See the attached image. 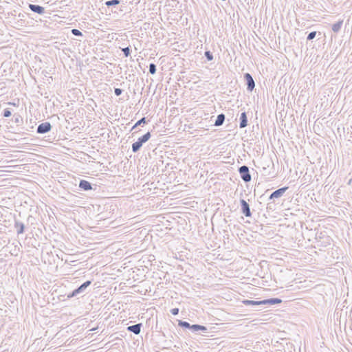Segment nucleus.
Masks as SVG:
<instances>
[{
	"label": "nucleus",
	"instance_id": "obj_3",
	"mask_svg": "<svg viewBox=\"0 0 352 352\" xmlns=\"http://www.w3.org/2000/svg\"><path fill=\"white\" fill-rule=\"evenodd\" d=\"M239 173L240 174L241 179L245 182H249L251 181L252 177L250 173L249 168L247 166L243 165V166L239 167Z\"/></svg>",
	"mask_w": 352,
	"mask_h": 352
},
{
	"label": "nucleus",
	"instance_id": "obj_22",
	"mask_svg": "<svg viewBox=\"0 0 352 352\" xmlns=\"http://www.w3.org/2000/svg\"><path fill=\"white\" fill-rule=\"evenodd\" d=\"M204 54L208 60H213V55L210 51H206Z\"/></svg>",
	"mask_w": 352,
	"mask_h": 352
},
{
	"label": "nucleus",
	"instance_id": "obj_18",
	"mask_svg": "<svg viewBox=\"0 0 352 352\" xmlns=\"http://www.w3.org/2000/svg\"><path fill=\"white\" fill-rule=\"evenodd\" d=\"M146 118L144 117V118H141L140 120H139L135 124V125L132 127L131 131L134 130L138 126L141 125L142 124H146Z\"/></svg>",
	"mask_w": 352,
	"mask_h": 352
},
{
	"label": "nucleus",
	"instance_id": "obj_6",
	"mask_svg": "<svg viewBox=\"0 0 352 352\" xmlns=\"http://www.w3.org/2000/svg\"><path fill=\"white\" fill-rule=\"evenodd\" d=\"M240 204H241V206L242 213L247 217H251L252 213L250 211V206L247 203V201L244 199H241Z\"/></svg>",
	"mask_w": 352,
	"mask_h": 352
},
{
	"label": "nucleus",
	"instance_id": "obj_8",
	"mask_svg": "<svg viewBox=\"0 0 352 352\" xmlns=\"http://www.w3.org/2000/svg\"><path fill=\"white\" fill-rule=\"evenodd\" d=\"M142 327V323L135 324L133 325L129 326L127 327V331L129 332H133V333L138 335L141 331V328Z\"/></svg>",
	"mask_w": 352,
	"mask_h": 352
},
{
	"label": "nucleus",
	"instance_id": "obj_17",
	"mask_svg": "<svg viewBox=\"0 0 352 352\" xmlns=\"http://www.w3.org/2000/svg\"><path fill=\"white\" fill-rule=\"evenodd\" d=\"M178 325L182 328H186V329H190V327H191V324L189 322H188L186 321H183V320H179Z\"/></svg>",
	"mask_w": 352,
	"mask_h": 352
},
{
	"label": "nucleus",
	"instance_id": "obj_5",
	"mask_svg": "<svg viewBox=\"0 0 352 352\" xmlns=\"http://www.w3.org/2000/svg\"><path fill=\"white\" fill-rule=\"evenodd\" d=\"M244 78L246 80L247 90L249 91H252L255 87V82L252 76H251L250 74L245 73L244 74Z\"/></svg>",
	"mask_w": 352,
	"mask_h": 352
},
{
	"label": "nucleus",
	"instance_id": "obj_4",
	"mask_svg": "<svg viewBox=\"0 0 352 352\" xmlns=\"http://www.w3.org/2000/svg\"><path fill=\"white\" fill-rule=\"evenodd\" d=\"M52 129V125L49 122H45L40 124L36 129L37 133L44 134L49 132Z\"/></svg>",
	"mask_w": 352,
	"mask_h": 352
},
{
	"label": "nucleus",
	"instance_id": "obj_32",
	"mask_svg": "<svg viewBox=\"0 0 352 352\" xmlns=\"http://www.w3.org/2000/svg\"><path fill=\"white\" fill-rule=\"evenodd\" d=\"M352 182V179H350L349 182V184H350Z\"/></svg>",
	"mask_w": 352,
	"mask_h": 352
},
{
	"label": "nucleus",
	"instance_id": "obj_2",
	"mask_svg": "<svg viewBox=\"0 0 352 352\" xmlns=\"http://www.w3.org/2000/svg\"><path fill=\"white\" fill-rule=\"evenodd\" d=\"M91 284V280H87L83 283L78 288L75 289L71 293L67 295L69 298L77 296L79 294H81L85 292V289Z\"/></svg>",
	"mask_w": 352,
	"mask_h": 352
},
{
	"label": "nucleus",
	"instance_id": "obj_28",
	"mask_svg": "<svg viewBox=\"0 0 352 352\" xmlns=\"http://www.w3.org/2000/svg\"><path fill=\"white\" fill-rule=\"evenodd\" d=\"M21 121H22L21 117L19 115H14V122L19 123Z\"/></svg>",
	"mask_w": 352,
	"mask_h": 352
},
{
	"label": "nucleus",
	"instance_id": "obj_27",
	"mask_svg": "<svg viewBox=\"0 0 352 352\" xmlns=\"http://www.w3.org/2000/svg\"><path fill=\"white\" fill-rule=\"evenodd\" d=\"M123 92V90L120 88H115L114 93L116 96H120Z\"/></svg>",
	"mask_w": 352,
	"mask_h": 352
},
{
	"label": "nucleus",
	"instance_id": "obj_13",
	"mask_svg": "<svg viewBox=\"0 0 352 352\" xmlns=\"http://www.w3.org/2000/svg\"><path fill=\"white\" fill-rule=\"evenodd\" d=\"M14 228L16 229L17 234H20L24 232L25 225L23 223L15 221Z\"/></svg>",
	"mask_w": 352,
	"mask_h": 352
},
{
	"label": "nucleus",
	"instance_id": "obj_9",
	"mask_svg": "<svg viewBox=\"0 0 352 352\" xmlns=\"http://www.w3.org/2000/svg\"><path fill=\"white\" fill-rule=\"evenodd\" d=\"M29 8L34 12L41 14L45 12V8L39 5L29 4Z\"/></svg>",
	"mask_w": 352,
	"mask_h": 352
},
{
	"label": "nucleus",
	"instance_id": "obj_26",
	"mask_svg": "<svg viewBox=\"0 0 352 352\" xmlns=\"http://www.w3.org/2000/svg\"><path fill=\"white\" fill-rule=\"evenodd\" d=\"M72 33L75 36H82V32L78 29H72Z\"/></svg>",
	"mask_w": 352,
	"mask_h": 352
},
{
	"label": "nucleus",
	"instance_id": "obj_11",
	"mask_svg": "<svg viewBox=\"0 0 352 352\" xmlns=\"http://www.w3.org/2000/svg\"><path fill=\"white\" fill-rule=\"evenodd\" d=\"M282 302V300L278 298H272L261 300L262 305H276Z\"/></svg>",
	"mask_w": 352,
	"mask_h": 352
},
{
	"label": "nucleus",
	"instance_id": "obj_20",
	"mask_svg": "<svg viewBox=\"0 0 352 352\" xmlns=\"http://www.w3.org/2000/svg\"><path fill=\"white\" fill-rule=\"evenodd\" d=\"M120 1L119 0H110V1H107L105 3V4L107 6L109 7V6L118 5L120 3Z\"/></svg>",
	"mask_w": 352,
	"mask_h": 352
},
{
	"label": "nucleus",
	"instance_id": "obj_29",
	"mask_svg": "<svg viewBox=\"0 0 352 352\" xmlns=\"http://www.w3.org/2000/svg\"><path fill=\"white\" fill-rule=\"evenodd\" d=\"M170 313L174 315V316H176L179 314V309L178 308H173L172 309H170Z\"/></svg>",
	"mask_w": 352,
	"mask_h": 352
},
{
	"label": "nucleus",
	"instance_id": "obj_12",
	"mask_svg": "<svg viewBox=\"0 0 352 352\" xmlns=\"http://www.w3.org/2000/svg\"><path fill=\"white\" fill-rule=\"evenodd\" d=\"M248 125V118L245 112H243L240 116L239 127L243 129Z\"/></svg>",
	"mask_w": 352,
	"mask_h": 352
},
{
	"label": "nucleus",
	"instance_id": "obj_14",
	"mask_svg": "<svg viewBox=\"0 0 352 352\" xmlns=\"http://www.w3.org/2000/svg\"><path fill=\"white\" fill-rule=\"evenodd\" d=\"M190 330L192 332H196V331H201L203 332H206L208 329H207L206 327L203 326V325L191 324V327H190Z\"/></svg>",
	"mask_w": 352,
	"mask_h": 352
},
{
	"label": "nucleus",
	"instance_id": "obj_24",
	"mask_svg": "<svg viewBox=\"0 0 352 352\" xmlns=\"http://www.w3.org/2000/svg\"><path fill=\"white\" fill-rule=\"evenodd\" d=\"M12 115V112L10 110V109H4L3 111V116L5 117V118H9L10 116H11Z\"/></svg>",
	"mask_w": 352,
	"mask_h": 352
},
{
	"label": "nucleus",
	"instance_id": "obj_30",
	"mask_svg": "<svg viewBox=\"0 0 352 352\" xmlns=\"http://www.w3.org/2000/svg\"><path fill=\"white\" fill-rule=\"evenodd\" d=\"M15 24H16V26H14V28L18 29V30H22L21 28V27H22V24L21 23H15Z\"/></svg>",
	"mask_w": 352,
	"mask_h": 352
},
{
	"label": "nucleus",
	"instance_id": "obj_16",
	"mask_svg": "<svg viewBox=\"0 0 352 352\" xmlns=\"http://www.w3.org/2000/svg\"><path fill=\"white\" fill-rule=\"evenodd\" d=\"M243 303L245 305H251V306H255V305H261V300L256 301V300H245L243 301Z\"/></svg>",
	"mask_w": 352,
	"mask_h": 352
},
{
	"label": "nucleus",
	"instance_id": "obj_15",
	"mask_svg": "<svg viewBox=\"0 0 352 352\" xmlns=\"http://www.w3.org/2000/svg\"><path fill=\"white\" fill-rule=\"evenodd\" d=\"M225 120V115L223 113L219 114L214 122V126H219L223 124Z\"/></svg>",
	"mask_w": 352,
	"mask_h": 352
},
{
	"label": "nucleus",
	"instance_id": "obj_21",
	"mask_svg": "<svg viewBox=\"0 0 352 352\" xmlns=\"http://www.w3.org/2000/svg\"><path fill=\"white\" fill-rule=\"evenodd\" d=\"M149 72L151 74H155L156 73V65L154 63L149 64Z\"/></svg>",
	"mask_w": 352,
	"mask_h": 352
},
{
	"label": "nucleus",
	"instance_id": "obj_31",
	"mask_svg": "<svg viewBox=\"0 0 352 352\" xmlns=\"http://www.w3.org/2000/svg\"><path fill=\"white\" fill-rule=\"evenodd\" d=\"M23 32H24V33H30V32H32V31L30 30H25L23 31Z\"/></svg>",
	"mask_w": 352,
	"mask_h": 352
},
{
	"label": "nucleus",
	"instance_id": "obj_7",
	"mask_svg": "<svg viewBox=\"0 0 352 352\" xmlns=\"http://www.w3.org/2000/svg\"><path fill=\"white\" fill-rule=\"evenodd\" d=\"M287 189L288 187L285 186L276 190L270 195L269 199H273L275 198H279L282 197Z\"/></svg>",
	"mask_w": 352,
	"mask_h": 352
},
{
	"label": "nucleus",
	"instance_id": "obj_23",
	"mask_svg": "<svg viewBox=\"0 0 352 352\" xmlns=\"http://www.w3.org/2000/svg\"><path fill=\"white\" fill-rule=\"evenodd\" d=\"M122 50L125 57H128L131 54V50L129 47H124Z\"/></svg>",
	"mask_w": 352,
	"mask_h": 352
},
{
	"label": "nucleus",
	"instance_id": "obj_25",
	"mask_svg": "<svg viewBox=\"0 0 352 352\" xmlns=\"http://www.w3.org/2000/svg\"><path fill=\"white\" fill-rule=\"evenodd\" d=\"M316 35V32H311L308 34L307 39L308 41H311L315 38Z\"/></svg>",
	"mask_w": 352,
	"mask_h": 352
},
{
	"label": "nucleus",
	"instance_id": "obj_19",
	"mask_svg": "<svg viewBox=\"0 0 352 352\" xmlns=\"http://www.w3.org/2000/svg\"><path fill=\"white\" fill-rule=\"evenodd\" d=\"M342 23H333V25H332V30L335 32V33H337L338 32L340 29H341V25H342Z\"/></svg>",
	"mask_w": 352,
	"mask_h": 352
},
{
	"label": "nucleus",
	"instance_id": "obj_10",
	"mask_svg": "<svg viewBox=\"0 0 352 352\" xmlns=\"http://www.w3.org/2000/svg\"><path fill=\"white\" fill-rule=\"evenodd\" d=\"M79 188L83 190L87 191L92 189V186L89 182L81 179L79 182Z\"/></svg>",
	"mask_w": 352,
	"mask_h": 352
},
{
	"label": "nucleus",
	"instance_id": "obj_1",
	"mask_svg": "<svg viewBox=\"0 0 352 352\" xmlns=\"http://www.w3.org/2000/svg\"><path fill=\"white\" fill-rule=\"evenodd\" d=\"M151 137V133L148 131L142 136L140 137L138 140L132 144L131 149L133 153H137Z\"/></svg>",
	"mask_w": 352,
	"mask_h": 352
}]
</instances>
